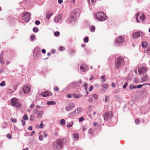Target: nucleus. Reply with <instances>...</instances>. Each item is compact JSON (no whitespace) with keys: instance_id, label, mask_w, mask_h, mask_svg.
<instances>
[{"instance_id":"obj_12","label":"nucleus","mask_w":150,"mask_h":150,"mask_svg":"<svg viewBox=\"0 0 150 150\" xmlns=\"http://www.w3.org/2000/svg\"><path fill=\"white\" fill-rule=\"evenodd\" d=\"M62 16L61 15H58L54 18V21L56 23H61L62 21Z\"/></svg>"},{"instance_id":"obj_64","label":"nucleus","mask_w":150,"mask_h":150,"mask_svg":"<svg viewBox=\"0 0 150 150\" xmlns=\"http://www.w3.org/2000/svg\"><path fill=\"white\" fill-rule=\"evenodd\" d=\"M54 91H58L59 90V89L57 87H55L54 88Z\"/></svg>"},{"instance_id":"obj_31","label":"nucleus","mask_w":150,"mask_h":150,"mask_svg":"<svg viewBox=\"0 0 150 150\" xmlns=\"http://www.w3.org/2000/svg\"><path fill=\"white\" fill-rule=\"evenodd\" d=\"M44 111H39L38 114V117L39 118L41 117Z\"/></svg>"},{"instance_id":"obj_29","label":"nucleus","mask_w":150,"mask_h":150,"mask_svg":"<svg viewBox=\"0 0 150 150\" xmlns=\"http://www.w3.org/2000/svg\"><path fill=\"white\" fill-rule=\"evenodd\" d=\"M34 57L36 59H38L39 56H40L41 54L40 53H34Z\"/></svg>"},{"instance_id":"obj_23","label":"nucleus","mask_w":150,"mask_h":150,"mask_svg":"<svg viewBox=\"0 0 150 150\" xmlns=\"http://www.w3.org/2000/svg\"><path fill=\"white\" fill-rule=\"evenodd\" d=\"M75 110H76L77 114L81 112L82 111V109L81 107H79Z\"/></svg>"},{"instance_id":"obj_57","label":"nucleus","mask_w":150,"mask_h":150,"mask_svg":"<svg viewBox=\"0 0 150 150\" xmlns=\"http://www.w3.org/2000/svg\"><path fill=\"white\" fill-rule=\"evenodd\" d=\"M136 88H140L142 87V85L141 84L138 85L137 86H136Z\"/></svg>"},{"instance_id":"obj_7","label":"nucleus","mask_w":150,"mask_h":150,"mask_svg":"<svg viewBox=\"0 0 150 150\" xmlns=\"http://www.w3.org/2000/svg\"><path fill=\"white\" fill-rule=\"evenodd\" d=\"M23 19L26 21H28L30 18L31 14L29 13H23Z\"/></svg>"},{"instance_id":"obj_13","label":"nucleus","mask_w":150,"mask_h":150,"mask_svg":"<svg viewBox=\"0 0 150 150\" xmlns=\"http://www.w3.org/2000/svg\"><path fill=\"white\" fill-rule=\"evenodd\" d=\"M80 69L83 72H86L88 70V67L85 64H82L80 67Z\"/></svg>"},{"instance_id":"obj_48","label":"nucleus","mask_w":150,"mask_h":150,"mask_svg":"<svg viewBox=\"0 0 150 150\" xmlns=\"http://www.w3.org/2000/svg\"><path fill=\"white\" fill-rule=\"evenodd\" d=\"M140 122V120L139 119H136L135 121V122L136 124H138Z\"/></svg>"},{"instance_id":"obj_6","label":"nucleus","mask_w":150,"mask_h":150,"mask_svg":"<svg viewBox=\"0 0 150 150\" xmlns=\"http://www.w3.org/2000/svg\"><path fill=\"white\" fill-rule=\"evenodd\" d=\"M112 112L111 111L107 112H105L103 115V118L104 120L107 121L110 119L112 117Z\"/></svg>"},{"instance_id":"obj_49","label":"nucleus","mask_w":150,"mask_h":150,"mask_svg":"<svg viewBox=\"0 0 150 150\" xmlns=\"http://www.w3.org/2000/svg\"><path fill=\"white\" fill-rule=\"evenodd\" d=\"M35 38V36L34 35H32L31 36L30 40L31 41H33L34 40Z\"/></svg>"},{"instance_id":"obj_54","label":"nucleus","mask_w":150,"mask_h":150,"mask_svg":"<svg viewBox=\"0 0 150 150\" xmlns=\"http://www.w3.org/2000/svg\"><path fill=\"white\" fill-rule=\"evenodd\" d=\"M81 94H79L78 95H76L75 96V97L76 98H81Z\"/></svg>"},{"instance_id":"obj_25","label":"nucleus","mask_w":150,"mask_h":150,"mask_svg":"<svg viewBox=\"0 0 150 150\" xmlns=\"http://www.w3.org/2000/svg\"><path fill=\"white\" fill-rule=\"evenodd\" d=\"M140 19L143 22L145 20V15L144 14L142 13L140 16Z\"/></svg>"},{"instance_id":"obj_33","label":"nucleus","mask_w":150,"mask_h":150,"mask_svg":"<svg viewBox=\"0 0 150 150\" xmlns=\"http://www.w3.org/2000/svg\"><path fill=\"white\" fill-rule=\"evenodd\" d=\"M74 124V122L73 121H71L67 125V127H71Z\"/></svg>"},{"instance_id":"obj_32","label":"nucleus","mask_w":150,"mask_h":150,"mask_svg":"<svg viewBox=\"0 0 150 150\" xmlns=\"http://www.w3.org/2000/svg\"><path fill=\"white\" fill-rule=\"evenodd\" d=\"M144 52L148 54H150V47H148L146 50H144Z\"/></svg>"},{"instance_id":"obj_42","label":"nucleus","mask_w":150,"mask_h":150,"mask_svg":"<svg viewBox=\"0 0 150 150\" xmlns=\"http://www.w3.org/2000/svg\"><path fill=\"white\" fill-rule=\"evenodd\" d=\"M92 96L96 100H97L98 98V96L96 94H93L92 95Z\"/></svg>"},{"instance_id":"obj_30","label":"nucleus","mask_w":150,"mask_h":150,"mask_svg":"<svg viewBox=\"0 0 150 150\" xmlns=\"http://www.w3.org/2000/svg\"><path fill=\"white\" fill-rule=\"evenodd\" d=\"M140 15V13H137L135 16V19L137 21V22L138 23L139 22V21L138 20V17Z\"/></svg>"},{"instance_id":"obj_60","label":"nucleus","mask_w":150,"mask_h":150,"mask_svg":"<svg viewBox=\"0 0 150 150\" xmlns=\"http://www.w3.org/2000/svg\"><path fill=\"white\" fill-rule=\"evenodd\" d=\"M128 85V83L127 82H126L125 83V84L123 85V88L124 89H125L126 88V87Z\"/></svg>"},{"instance_id":"obj_20","label":"nucleus","mask_w":150,"mask_h":150,"mask_svg":"<svg viewBox=\"0 0 150 150\" xmlns=\"http://www.w3.org/2000/svg\"><path fill=\"white\" fill-rule=\"evenodd\" d=\"M77 115L76 112V110H74L73 112L70 113L68 115V117H71L73 116H74Z\"/></svg>"},{"instance_id":"obj_61","label":"nucleus","mask_w":150,"mask_h":150,"mask_svg":"<svg viewBox=\"0 0 150 150\" xmlns=\"http://www.w3.org/2000/svg\"><path fill=\"white\" fill-rule=\"evenodd\" d=\"M84 118L83 117H81L79 119V122H81L84 120Z\"/></svg>"},{"instance_id":"obj_24","label":"nucleus","mask_w":150,"mask_h":150,"mask_svg":"<svg viewBox=\"0 0 150 150\" xmlns=\"http://www.w3.org/2000/svg\"><path fill=\"white\" fill-rule=\"evenodd\" d=\"M75 140H78L79 138V134L76 133H75L73 134Z\"/></svg>"},{"instance_id":"obj_41","label":"nucleus","mask_w":150,"mask_h":150,"mask_svg":"<svg viewBox=\"0 0 150 150\" xmlns=\"http://www.w3.org/2000/svg\"><path fill=\"white\" fill-rule=\"evenodd\" d=\"M23 119L25 120H27L28 119V117L27 115L26 114H25L23 116Z\"/></svg>"},{"instance_id":"obj_15","label":"nucleus","mask_w":150,"mask_h":150,"mask_svg":"<svg viewBox=\"0 0 150 150\" xmlns=\"http://www.w3.org/2000/svg\"><path fill=\"white\" fill-rule=\"evenodd\" d=\"M52 94V93L49 91H45L41 93V95L43 97H46L50 96H51Z\"/></svg>"},{"instance_id":"obj_35","label":"nucleus","mask_w":150,"mask_h":150,"mask_svg":"<svg viewBox=\"0 0 150 150\" xmlns=\"http://www.w3.org/2000/svg\"><path fill=\"white\" fill-rule=\"evenodd\" d=\"M60 124L61 125H63L65 124V121L64 119H62L60 121Z\"/></svg>"},{"instance_id":"obj_28","label":"nucleus","mask_w":150,"mask_h":150,"mask_svg":"<svg viewBox=\"0 0 150 150\" xmlns=\"http://www.w3.org/2000/svg\"><path fill=\"white\" fill-rule=\"evenodd\" d=\"M69 88H76L74 82L70 83L68 86Z\"/></svg>"},{"instance_id":"obj_2","label":"nucleus","mask_w":150,"mask_h":150,"mask_svg":"<svg viewBox=\"0 0 150 150\" xmlns=\"http://www.w3.org/2000/svg\"><path fill=\"white\" fill-rule=\"evenodd\" d=\"M95 16L96 20L100 21H105L107 17L103 12H99L95 14Z\"/></svg>"},{"instance_id":"obj_14","label":"nucleus","mask_w":150,"mask_h":150,"mask_svg":"<svg viewBox=\"0 0 150 150\" xmlns=\"http://www.w3.org/2000/svg\"><path fill=\"white\" fill-rule=\"evenodd\" d=\"M147 69L145 67H142L140 68L138 70V71L139 74H142L146 71Z\"/></svg>"},{"instance_id":"obj_18","label":"nucleus","mask_w":150,"mask_h":150,"mask_svg":"<svg viewBox=\"0 0 150 150\" xmlns=\"http://www.w3.org/2000/svg\"><path fill=\"white\" fill-rule=\"evenodd\" d=\"M74 82L76 87H80L81 83V80H79L77 81Z\"/></svg>"},{"instance_id":"obj_38","label":"nucleus","mask_w":150,"mask_h":150,"mask_svg":"<svg viewBox=\"0 0 150 150\" xmlns=\"http://www.w3.org/2000/svg\"><path fill=\"white\" fill-rule=\"evenodd\" d=\"M38 28L37 27L34 28L33 29V31L35 33H37L38 31Z\"/></svg>"},{"instance_id":"obj_53","label":"nucleus","mask_w":150,"mask_h":150,"mask_svg":"<svg viewBox=\"0 0 150 150\" xmlns=\"http://www.w3.org/2000/svg\"><path fill=\"white\" fill-rule=\"evenodd\" d=\"M40 23V21L38 20H36L35 22V24L37 25H38Z\"/></svg>"},{"instance_id":"obj_44","label":"nucleus","mask_w":150,"mask_h":150,"mask_svg":"<svg viewBox=\"0 0 150 150\" xmlns=\"http://www.w3.org/2000/svg\"><path fill=\"white\" fill-rule=\"evenodd\" d=\"M129 88L132 89H135L136 88V86H133L132 85H130L129 86Z\"/></svg>"},{"instance_id":"obj_46","label":"nucleus","mask_w":150,"mask_h":150,"mask_svg":"<svg viewBox=\"0 0 150 150\" xmlns=\"http://www.w3.org/2000/svg\"><path fill=\"white\" fill-rule=\"evenodd\" d=\"M88 133L91 134H93V131L92 130V129H90L88 131Z\"/></svg>"},{"instance_id":"obj_36","label":"nucleus","mask_w":150,"mask_h":150,"mask_svg":"<svg viewBox=\"0 0 150 150\" xmlns=\"http://www.w3.org/2000/svg\"><path fill=\"white\" fill-rule=\"evenodd\" d=\"M105 75H103L101 77V81L102 83L104 82L105 81Z\"/></svg>"},{"instance_id":"obj_63","label":"nucleus","mask_w":150,"mask_h":150,"mask_svg":"<svg viewBox=\"0 0 150 150\" xmlns=\"http://www.w3.org/2000/svg\"><path fill=\"white\" fill-rule=\"evenodd\" d=\"M120 92L119 89H116L115 91V93H117Z\"/></svg>"},{"instance_id":"obj_58","label":"nucleus","mask_w":150,"mask_h":150,"mask_svg":"<svg viewBox=\"0 0 150 150\" xmlns=\"http://www.w3.org/2000/svg\"><path fill=\"white\" fill-rule=\"evenodd\" d=\"M38 112V111L36 109H34L33 110V113L34 114H36Z\"/></svg>"},{"instance_id":"obj_19","label":"nucleus","mask_w":150,"mask_h":150,"mask_svg":"<svg viewBox=\"0 0 150 150\" xmlns=\"http://www.w3.org/2000/svg\"><path fill=\"white\" fill-rule=\"evenodd\" d=\"M148 78V77L146 75H144L141 78V82H145L147 80Z\"/></svg>"},{"instance_id":"obj_51","label":"nucleus","mask_w":150,"mask_h":150,"mask_svg":"<svg viewBox=\"0 0 150 150\" xmlns=\"http://www.w3.org/2000/svg\"><path fill=\"white\" fill-rule=\"evenodd\" d=\"M95 27L94 26H92L90 28V30L91 31H94L95 30Z\"/></svg>"},{"instance_id":"obj_43","label":"nucleus","mask_w":150,"mask_h":150,"mask_svg":"<svg viewBox=\"0 0 150 150\" xmlns=\"http://www.w3.org/2000/svg\"><path fill=\"white\" fill-rule=\"evenodd\" d=\"M59 34V33L58 31L55 32L54 34V35L55 36H58Z\"/></svg>"},{"instance_id":"obj_4","label":"nucleus","mask_w":150,"mask_h":150,"mask_svg":"<svg viewBox=\"0 0 150 150\" xmlns=\"http://www.w3.org/2000/svg\"><path fill=\"white\" fill-rule=\"evenodd\" d=\"M11 103L12 106L20 108L21 105L18 99L15 98H12L11 100Z\"/></svg>"},{"instance_id":"obj_3","label":"nucleus","mask_w":150,"mask_h":150,"mask_svg":"<svg viewBox=\"0 0 150 150\" xmlns=\"http://www.w3.org/2000/svg\"><path fill=\"white\" fill-rule=\"evenodd\" d=\"M115 66L116 68H119L124 65V58L120 57L117 58L115 60Z\"/></svg>"},{"instance_id":"obj_34","label":"nucleus","mask_w":150,"mask_h":150,"mask_svg":"<svg viewBox=\"0 0 150 150\" xmlns=\"http://www.w3.org/2000/svg\"><path fill=\"white\" fill-rule=\"evenodd\" d=\"M92 108H93V106L92 105H90L88 106V111H87L88 113H90V112H91L92 110Z\"/></svg>"},{"instance_id":"obj_11","label":"nucleus","mask_w":150,"mask_h":150,"mask_svg":"<svg viewBox=\"0 0 150 150\" xmlns=\"http://www.w3.org/2000/svg\"><path fill=\"white\" fill-rule=\"evenodd\" d=\"M75 106V104L74 103H70L69 106L65 107V110L67 111H68L74 108Z\"/></svg>"},{"instance_id":"obj_56","label":"nucleus","mask_w":150,"mask_h":150,"mask_svg":"<svg viewBox=\"0 0 150 150\" xmlns=\"http://www.w3.org/2000/svg\"><path fill=\"white\" fill-rule=\"evenodd\" d=\"M0 62L1 64H3L4 63V61L2 58L0 57Z\"/></svg>"},{"instance_id":"obj_8","label":"nucleus","mask_w":150,"mask_h":150,"mask_svg":"<svg viewBox=\"0 0 150 150\" xmlns=\"http://www.w3.org/2000/svg\"><path fill=\"white\" fill-rule=\"evenodd\" d=\"M81 12V9L80 8H79L74 10L71 13L77 18L80 15Z\"/></svg>"},{"instance_id":"obj_39","label":"nucleus","mask_w":150,"mask_h":150,"mask_svg":"<svg viewBox=\"0 0 150 150\" xmlns=\"http://www.w3.org/2000/svg\"><path fill=\"white\" fill-rule=\"evenodd\" d=\"M13 90L11 89H9L7 90V92L9 93H13Z\"/></svg>"},{"instance_id":"obj_55","label":"nucleus","mask_w":150,"mask_h":150,"mask_svg":"<svg viewBox=\"0 0 150 150\" xmlns=\"http://www.w3.org/2000/svg\"><path fill=\"white\" fill-rule=\"evenodd\" d=\"M39 138V140H40V141L42 140V139H43V136L42 135H40Z\"/></svg>"},{"instance_id":"obj_40","label":"nucleus","mask_w":150,"mask_h":150,"mask_svg":"<svg viewBox=\"0 0 150 150\" xmlns=\"http://www.w3.org/2000/svg\"><path fill=\"white\" fill-rule=\"evenodd\" d=\"M6 85V83L5 81H3L1 83H0V86L1 87L4 86Z\"/></svg>"},{"instance_id":"obj_26","label":"nucleus","mask_w":150,"mask_h":150,"mask_svg":"<svg viewBox=\"0 0 150 150\" xmlns=\"http://www.w3.org/2000/svg\"><path fill=\"white\" fill-rule=\"evenodd\" d=\"M148 45L147 42L145 41L142 43V47L144 48L146 47Z\"/></svg>"},{"instance_id":"obj_5","label":"nucleus","mask_w":150,"mask_h":150,"mask_svg":"<svg viewBox=\"0 0 150 150\" xmlns=\"http://www.w3.org/2000/svg\"><path fill=\"white\" fill-rule=\"evenodd\" d=\"M125 42V40L124 37L121 36L116 39L115 44L116 45H120L123 44Z\"/></svg>"},{"instance_id":"obj_10","label":"nucleus","mask_w":150,"mask_h":150,"mask_svg":"<svg viewBox=\"0 0 150 150\" xmlns=\"http://www.w3.org/2000/svg\"><path fill=\"white\" fill-rule=\"evenodd\" d=\"M22 90L24 94H26L30 91V88L29 86L25 85L22 89Z\"/></svg>"},{"instance_id":"obj_59","label":"nucleus","mask_w":150,"mask_h":150,"mask_svg":"<svg viewBox=\"0 0 150 150\" xmlns=\"http://www.w3.org/2000/svg\"><path fill=\"white\" fill-rule=\"evenodd\" d=\"M7 137L8 139H10L11 138L12 135L11 134H7Z\"/></svg>"},{"instance_id":"obj_22","label":"nucleus","mask_w":150,"mask_h":150,"mask_svg":"<svg viewBox=\"0 0 150 150\" xmlns=\"http://www.w3.org/2000/svg\"><path fill=\"white\" fill-rule=\"evenodd\" d=\"M34 53L41 54L40 49L39 47L35 48L34 50Z\"/></svg>"},{"instance_id":"obj_47","label":"nucleus","mask_w":150,"mask_h":150,"mask_svg":"<svg viewBox=\"0 0 150 150\" xmlns=\"http://www.w3.org/2000/svg\"><path fill=\"white\" fill-rule=\"evenodd\" d=\"M83 41L85 42H88V37H86L83 39Z\"/></svg>"},{"instance_id":"obj_21","label":"nucleus","mask_w":150,"mask_h":150,"mask_svg":"<svg viewBox=\"0 0 150 150\" xmlns=\"http://www.w3.org/2000/svg\"><path fill=\"white\" fill-rule=\"evenodd\" d=\"M56 102L54 101H50L47 102L46 104L48 105H54L56 104Z\"/></svg>"},{"instance_id":"obj_50","label":"nucleus","mask_w":150,"mask_h":150,"mask_svg":"<svg viewBox=\"0 0 150 150\" xmlns=\"http://www.w3.org/2000/svg\"><path fill=\"white\" fill-rule=\"evenodd\" d=\"M87 84L86 83H85L84 84V86L85 87V91H87Z\"/></svg>"},{"instance_id":"obj_27","label":"nucleus","mask_w":150,"mask_h":150,"mask_svg":"<svg viewBox=\"0 0 150 150\" xmlns=\"http://www.w3.org/2000/svg\"><path fill=\"white\" fill-rule=\"evenodd\" d=\"M88 4H94L96 3V0H88Z\"/></svg>"},{"instance_id":"obj_45","label":"nucleus","mask_w":150,"mask_h":150,"mask_svg":"<svg viewBox=\"0 0 150 150\" xmlns=\"http://www.w3.org/2000/svg\"><path fill=\"white\" fill-rule=\"evenodd\" d=\"M11 120L12 122L13 123H16L17 122L16 119L13 118H11Z\"/></svg>"},{"instance_id":"obj_37","label":"nucleus","mask_w":150,"mask_h":150,"mask_svg":"<svg viewBox=\"0 0 150 150\" xmlns=\"http://www.w3.org/2000/svg\"><path fill=\"white\" fill-rule=\"evenodd\" d=\"M124 64L127 63L129 62V59L127 57H125L124 58Z\"/></svg>"},{"instance_id":"obj_1","label":"nucleus","mask_w":150,"mask_h":150,"mask_svg":"<svg viewBox=\"0 0 150 150\" xmlns=\"http://www.w3.org/2000/svg\"><path fill=\"white\" fill-rule=\"evenodd\" d=\"M65 139H57L52 144V147L55 150H58L62 148L63 146Z\"/></svg>"},{"instance_id":"obj_9","label":"nucleus","mask_w":150,"mask_h":150,"mask_svg":"<svg viewBox=\"0 0 150 150\" xmlns=\"http://www.w3.org/2000/svg\"><path fill=\"white\" fill-rule=\"evenodd\" d=\"M141 36V32L137 31L133 33L132 35V37L134 39L139 38Z\"/></svg>"},{"instance_id":"obj_16","label":"nucleus","mask_w":150,"mask_h":150,"mask_svg":"<svg viewBox=\"0 0 150 150\" xmlns=\"http://www.w3.org/2000/svg\"><path fill=\"white\" fill-rule=\"evenodd\" d=\"M69 18L70 19L69 21H68V23H70L72 21H74L76 18L71 13L70 15Z\"/></svg>"},{"instance_id":"obj_62","label":"nucleus","mask_w":150,"mask_h":150,"mask_svg":"<svg viewBox=\"0 0 150 150\" xmlns=\"http://www.w3.org/2000/svg\"><path fill=\"white\" fill-rule=\"evenodd\" d=\"M21 122L23 126H24L25 125V122L23 120H22Z\"/></svg>"},{"instance_id":"obj_17","label":"nucleus","mask_w":150,"mask_h":150,"mask_svg":"<svg viewBox=\"0 0 150 150\" xmlns=\"http://www.w3.org/2000/svg\"><path fill=\"white\" fill-rule=\"evenodd\" d=\"M102 89L101 90V91L102 93H104L106 91L107 89L108 88V85L106 84H103L102 86Z\"/></svg>"},{"instance_id":"obj_52","label":"nucleus","mask_w":150,"mask_h":150,"mask_svg":"<svg viewBox=\"0 0 150 150\" xmlns=\"http://www.w3.org/2000/svg\"><path fill=\"white\" fill-rule=\"evenodd\" d=\"M43 122H42L40 124V126L39 127V128L42 129L43 128Z\"/></svg>"}]
</instances>
